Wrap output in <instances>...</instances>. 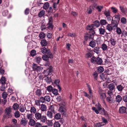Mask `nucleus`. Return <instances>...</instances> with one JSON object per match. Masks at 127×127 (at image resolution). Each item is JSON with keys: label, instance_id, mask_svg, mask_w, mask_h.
I'll list each match as a JSON object with an SVG mask.
<instances>
[{"label": "nucleus", "instance_id": "1", "mask_svg": "<svg viewBox=\"0 0 127 127\" xmlns=\"http://www.w3.org/2000/svg\"><path fill=\"white\" fill-rule=\"evenodd\" d=\"M87 85L88 87L89 94H88L86 92H85L84 93V96L87 97L89 99H91L93 96V92L90 86L88 84H87Z\"/></svg>", "mask_w": 127, "mask_h": 127}, {"label": "nucleus", "instance_id": "2", "mask_svg": "<svg viewBox=\"0 0 127 127\" xmlns=\"http://www.w3.org/2000/svg\"><path fill=\"white\" fill-rule=\"evenodd\" d=\"M41 52L43 54H47L50 58H53L52 54L50 52L49 50H48L45 47H44L41 49Z\"/></svg>", "mask_w": 127, "mask_h": 127}, {"label": "nucleus", "instance_id": "3", "mask_svg": "<svg viewBox=\"0 0 127 127\" xmlns=\"http://www.w3.org/2000/svg\"><path fill=\"white\" fill-rule=\"evenodd\" d=\"M51 100L50 97V96L47 95L45 96L44 97H41L39 99V101L42 103H44L46 101L49 102Z\"/></svg>", "mask_w": 127, "mask_h": 127}, {"label": "nucleus", "instance_id": "4", "mask_svg": "<svg viewBox=\"0 0 127 127\" xmlns=\"http://www.w3.org/2000/svg\"><path fill=\"white\" fill-rule=\"evenodd\" d=\"M95 106L97 109L98 110L96 109L95 107H94L92 108V109L97 114H98L99 113V112H100L101 111H102V109H104L101 108V105L98 103L95 105Z\"/></svg>", "mask_w": 127, "mask_h": 127}, {"label": "nucleus", "instance_id": "5", "mask_svg": "<svg viewBox=\"0 0 127 127\" xmlns=\"http://www.w3.org/2000/svg\"><path fill=\"white\" fill-rule=\"evenodd\" d=\"M59 112L62 114V115L66 117L67 116L66 109L63 106H61L59 108Z\"/></svg>", "mask_w": 127, "mask_h": 127}, {"label": "nucleus", "instance_id": "6", "mask_svg": "<svg viewBox=\"0 0 127 127\" xmlns=\"http://www.w3.org/2000/svg\"><path fill=\"white\" fill-rule=\"evenodd\" d=\"M49 22L47 25V28L50 30H52L53 27L52 25L53 20L52 18H50L49 19Z\"/></svg>", "mask_w": 127, "mask_h": 127}, {"label": "nucleus", "instance_id": "7", "mask_svg": "<svg viewBox=\"0 0 127 127\" xmlns=\"http://www.w3.org/2000/svg\"><path fill=\"white\" fill-rule=\"evenodd\" d=\"M104 14L108 21H110L112 19V17L110 16V12L108 10L105 11Z\"/></svg>", "mask_w": 127, "mask_h": 127}, {"label": "nucleus", "instance_id": "8", "mask_svg": "<svg viewBox=\"0 0 127 127\" xmlns=\"http://www.w3.org/2000/svg\"><path fill=\"white\" fill-rule=\"evenodd\" d=\"M0 81L1 83L2 84L1 90L3 91L5 89V87L4 86V85L6 81L5 78L4 77L2 76L1 79L0 80Z\"/></svg>", "mask_w": 127, "mask_h": 127}, {"label": "nucleus", "instance_id": "9", "mask_svg": "<svg viewBox=\"0 0 127 127\" xmlns=\"http://www.w3.org/2000/svg\"><path fill=\"white\" fill-rule=\"evenodd\" d=\"M37 66H38L35 64H34L32 65V68L34 70L33 71V72L34 73L33 78L34 79H35L36 78V74L35 72V71H36V70Z\"/></svg>", "mask_w": 127, "mask_h": 127}, {"label": "nucleus", "instance_id": "10", "mask_svg": "<svg viewBox=\"0 0 127 127\" xmlns=\"http://www.w3.org/2000/svg\"><path fill=\"white\" fill-rule=\"evenodd\" d=\"M28 122V121L25 118H23L21 121L20 123L22 126H25L27 125Z\"/></svg>", "mask_w": 127, "mask_h": 127}, {"label": "nucleus", "instance_id": "11", "mask_svg": "<svg viewBox=\"0 0 127 127\" xmlns=\"http://www.w3.org/2000/svg\"><path fill=\"white\" fill-rule=\"evenodd\" d=\"M52 70L51 69H47L46 70L44 71L43 73L45 76H47L50 74V73L52 72Z\"/></svg>", "mask_w": 127, "mask_h": 127}, {"label": "nucleus", "instance_id": "12", "mask_svg": "<svg viewBox=\"0 0 127 127\" xmlns=\"http://www.w3.org/2000/svg\"><path fill=\"white\" fill-rule=\"evenodd\" d=\"M119 112L120 113H124L126 112V108L124 106L120 107L119 109Z\"/></svg>", "mask_w": 127, "mask_h": 127}, {"label": "nucleus", "instance_id": "13", "mask_svg": "<svg viewBox=\"0 0 127 127\" xmlns=\"http://www.w3.org/2000/svg\"><path fill=\"white\" fill-rule=\"evenodd\" d=\"M41 114L39 112H36L35 114V117L37 120H40L41 118Z\"/></svg>", "mask_w": 127, "mask_h": 127}, {"label": "nucleus", "instance_id": "14", "mask_svg": "<svg viewBox=\"0 0 127 127\" xmlns=\"http://www.w3.org/2000/svg\"><path fill=\"white\" fill-rule=\"evenodd\" d=\"M93 51L94 52L97 54H99L100 52L99 48L98 47H95Z\"/></svg>", "mask_w": 127, "mask_h": 127}, {"label": "nucleus", "instance_id": "15", "mask_svg": "<svg viewBox=\"0 0 127 127\" xmlns=\"http://www.w3.org/2000/svg\"><path fill=\"white\" fill-rule=\"evenodd\" d=\"M94 25L93 24H92L88 26L87 27V29L88 30H90V32H91L93 30L94 31Z\"/></svg>", "mask_w": 127, "mask_h": 127}, {"label": "nucleus", "instance_id": "16", "mask_svg": "<svg viewBox=\"0 0 127 127\" xmlns=\"http://www.w3.org/2000/svg\"><path fill=\"white\" fill-rule=\"evenodd\" d=\"M60 82V80L58 79L55 81V83L57 86L59 91L60 92L61 90V88L59 85V84Z\"/></svg>", "mask_w": 127, "mask_h": 127}, {"label": "nucleus", "instance_id": "17", "mask_svg": "<svg viewBox=\"0 0 127 127\" xmlns=\"http://www.w3.org/2000/svg\"><path fill=\"white\" fill-rule=\"evenodd\" d=\"M40 110L43 112L46 111L47 107L46 105L43 104H42L40 105Z\"/></svg>", "mask_w": 127, "mask_h": 127}, {"label": "nucleus", "instance_id": "18", "mask_svg": "<svg viewBox=\"0 0 127 127\" xmlns=\"http://www.w3.org/2000/svg\"><path fill=\"white\" fill-rule=\"evenodd\" d=\"M99 95L100 98L102 100L104 99L106 97V95L104 93L100 92Z\"/></svg>", "mask_w": 127, "mask_h": 127}, {"label": "nucleus", "instance_id": "19", "mask_svg": "<svg viewBox=\"0 0 127 127\" xmlns=\"http://www.w3.org/2000/svg\"><path fill=\"white\" fill-rule=\"evenodd\" d=\"M47 116L49 118L52 119L53 118V114L50 111H48L46 113Z\"/></svg>", "mask_w": 127, "mask_h": 127}, {"label": "nucleus", "instance_id": "20", "mask_svg": "<svg viewBox=\"0 0 127 127\" xmlns=\"http://www.w3.org/2000/svg\"><path fill=\"white\" fill-rule=\"evenodd\" d=\"M12 116L11 113H5V115L3 116V118L7 119L11 118Z\"/></svg>", "mask_w": 127, "mask_h": 127}, {"label": "nucleus", "instance_id": "21", "mask_svg": "<svg viewBox=\"0 0 127 127\" xmlns=\"http://www.w3.org/2000/svg\"><path fill=\"white\" fill-rule=\"evenodd\" d=\"M116 100L117 102H120L122 100V97L120 95H117L116 97Z\"/></svg>", "mask_w": 127, "mask_h": 127}, {"label": "nucleus", "instance_id": "22", "mask_svg": "<svg viewBox=\"0 0 127 127\" xmlns=\"http://www.w3.org/2000/svg\"><path fill=\"white\" fill-rule=\"evenodd\" d=\"M112 21V25L113 27H117L118 26V23L117 21L113 20V18Z\"/></svg>", "mask_w": 127, "mask_h": 127}, {"label": "nucleus", "instance_id": "23", "mask_svg": "<svg viewBox=\"0 0 127 127\" xmlns=\"http://www.w3.org/2000/svg\"><path fill=\"white\" fill-rule=\"evenodd\" d=\"M115 86L113 83H111L108 85V88L111 91H113L115 88Z\"/></svg>", "mask_w": 127, "mask_h": 127}, {"label": "nucleus", "instance_id": "24", "mask_svg": "<svg viewBox=\"0 0 127 127\" xmlns=\"http://www.w3.org/2000/svg\"><path fill=\"white\" fill-rule=\"evenodd\" d=\"M111 44L113 46H114L115 45L116 41L115 39L114 38H111L109 40Z\"/></svg>", "mask_w": 127, "mask_h": 127}, {"label": "nucleus", "instance_id": "25", "mask_svg": "<svg viewBox=\"0 0 127 127\" xmlns=\"http://www.w3.org/2000/svg\"><path fill=\"white\" fill-rule=\"evenodd\" d=\"M96 64L101 65L102 64V61L101 59L98 57H97Z\"/></svg>", "mask_w": 127, "mask_h": 127}, {"label": "nucleus", "instance_id": "26", "mask_svg": "<svg viewBox=\"0 0 127 127\" xmlns=\"http://www.w3.org/2000/svg\"><path fill=\"white\" fill-rule=\"evenodd\" d=\"M114 28L110 24H108L106 27L107 29L110 31H111Z\"/></svg>", "mask_w": 127, "mask_h": 127}, {"label": "nucleus", "instance_id": "27", "mask_svg": "<svg viewBox=\"0 0 127 127\" xmlns=\"http://www.w3.org/2000/svg\"><path fill=\"white\" fill-rule=\"evenodd\" d=\"M107 101L110 103H112L114 102L112 98L110 96L106 98Z\"/></svg>", "mask_w": 127, "mask_h": 127}, {"label": "nucleus", "instance_id": "28", "mask_svg": "<svg viewBox=\"0 0 127 127\" xmlns=\"http://www.w3.org/2000/svg\"><path fill=\"white\" fill-rule=\"evenodd\" d=\"M30 111L31 113L34 114H35L36 112V109L33 106H32L31 107Z\"/></svg>", "mask_w": 127, "mask_h": 127}, {"label": "nucleus", "instance_id": "29", "mask_svg": "<svg viewBox=\"0 0 127 127\" xmlns=\"http://www.w3.org/2000/svg\"><path fill=\"white\" fill-rule=\"evenodd\" d=\"M89 45L93 48H94L96 45L95 42L94 41H92L90 42Z\"/></svg>", "mask_w": 127, "mask_h": 127}, {"label": "nucleus", "instance_id": "30", "mask_svg": "<svg viewBox=\"0 0 127 127\" xmlns=\"http://www.w3.org/2000/svg\"><path fill=\"white\" fill-rule=\"evenodd\" d=\"M49 6V4L48 2H46L44 4L43 6V8L45 10L48 9Z\"/></svg>", "mask_w": 127, "mask_h": 127}, {"label": "nucleus", "instance_id": "31", "mask_svg": "<svg viewBox=\"0 0 127 127\" xmlns=\"http://www.w3.org/2000/svg\"><path fill=\"white\" fill-rule=\"evenodd\" d=\"M90 32L91 33L90 34V36H89V38H90L93 39L95 34V32L94 30H93Z\"/></svg>", "mask_w": 127, "mask_h": 127}, {"label": "nucleus", "instance_id": "32", "mask_svg": "<svg viewBox=\"0 0 127 127\" xmlns=\"http://www.w3.org/2000/svg\"><path fill=\"white\" fill-rule=\"evenodd\" d=\"M41 121L42 122L44 123L47 121V119L46 116H41V118L40 119Z\"/></svg>", "mask_w": 127, "mask_h": 127}, {"label": "nucleus", "instance_id": "33", "mask_svg": "<svg viewBox=\"0 0 127 127\" xmlns=\"http://www.w3.org/2000/svg\"><path fill=\"white\" fill-rule=\"evenodd\" d=\"M7 94L6 92H3L2 94V96L3 98L5 103L6 102L7 100H5V98L7 97Z\"/></svg>", "mask_w": 127, "mask_h": 127}, {"label": "nucleus", "instance_id": "34", "mask_svg": "<svg viewBox=\"0 0 127 127\" xmlns=\"http://www.w3.org/2000/svg\"><path fill=\"white\" fill-rule=\"evenodd\" d=\"M101 48L103 50L105 51L107 50V46L105 44L103 43L101 45Z\"/></svg>", "mask_w": 127, "mask_h": 127}, {"label": "nucleus", "instance_id": "35", "mask_svg": "<svg viewBox=\"0 0 127 127\" xmlns=\"http://www.w3.org/2000/svg\"><path fill=\"white\" fill-rule=\"evenodd\" d=\"M45 13V11L44 10H42L38 13V16L39 17H41L43 16Z\"/></svg>", "mask_w": 127, "mask_h": 127}, {"label": "nucleus", "instance_id": "36", "mask_svg": "<svg viewBox=\"0 0 127 127\" xmlns=\"http://www.w3.org/2000/svg\"><path fill=\"white\" fill-rule=\"evenodd\" d=\"M35 123V121L33 119L30 120H29V125L32 126H33L34 125Z\"/></svg>", "mask_w": 127, "mask_h": 127}, {"label": "nucleus", "instance_id": "37", "mask_svg": "<svg viewBox=\"0 0 127 127\" xmlns=\"http://www.w3.org/2000/svg\"><path fill=\"white\" fill-rule=\"evenodd\" d=\"M97 59V58H96L95 57H93L91 59V61L92 63L96 64Z\"/></svg>", "mask_w": 127, "mask_h": 127}, {"label": "nucleus", "instance_id": "38", "mask_svg": "<svg viewBox=\"0 0 127 127\" xmlns=\"http://www.w3.org/2000/svg\"><path fill=\"white\" fill-rule=\"evenodd\" d=\"M41 43L42 46H45L47 44V42L46 40L44 39L42 40Z\"/></svg>", "mask_w": 127, "mask_h": 127}, {"label": "nucleus", "instance_id": "39", "mask_svg": "<svg viewBox=\"0 0 127 127\" xmlns=\"http://www.w3.org/2000/svg\"><path fill=\"white\" fill-rule=\"evenodd\" d=\"M116 28V32L117 33L118 35L121 34L122 33L121 30L119 28L117 27Z\"/></svg>", "mask_w": 127, "mask_h": 127}, {"label": "nucleus", "instance_id": "40", "mask_svg": "<svg viewBox=\"0 0 127 127\" xmlns=\"http://www.w3.org/2000/svg\"><path fill=\"white\" fill-rule=\"evenodd\" d=\"M19 107L18 104L17 103H15L13 106V108L14 110H17Z\"/></svg>", "mask_w": 127, "mask_h": 127}, {"label": "nucleus", "instance_id": "41", "mask_svg": "<svg viewBox=\"0 0 127 127\" xmlns=\"http://www.w3.org/2000/svg\"><path fill=\"white\" fill-rule=\"evenodd\" d=\"M104 124L103 122H99L96 124L95 125V127H100L103 126Z\"/></svg>", "mask_w": 127, "mask_h": 127}, {"label": "nucleus", "instance_id": "42", "mask_svg": "<svg viewBox=\"0 0 127 127\" xmlns=\"http://www.w3.org/2000/svg\"><path fill=\"white\" fill-rule=\"evenodd\" d=\"M99 31L100 34L102 35L104 34L105 32V29L101 28H100L99 29Z\"/></svg>", "mask_w": 127, "mask_h": 127}, {"label": "nucleus", "instance_id": "43", "mask_svg": "<svg viewBox=\"0 0 127 127\" xmlns=\"http://www.w3.org/2000/svg\"><path fill=\"white\" fill-rule=\"evenodd\" d=\"M19 110L20 112L21 113L24 112L25 110V108L22 105L20 106L19 108Z\"/></svg>", "mask_w": 127, "mask_h": 127}, {"label": "nucleus", "instance_id": "44", "mask_svg": "<svg viewBox=\"0 0 127 127\" xmlns=\"http://www.w3.org/2000/svg\"><path fill=\"white\" fill-rule=\"evenodd\" d=\"M10 107L7 108L5 109V113H11L12 111Z\"/></svg>", "mask_w": 127, "mask_h": 127}, {"label": "nucleus", "instance_id": "45", "mask_svg": "<svg viewBox=\"0 0 127 127\" xmlns=\"http://www.w3.org/2000/svg\"><path fill=\"white\" fill-rule=\"evenodd\" d=\"M61 117V115L59 113L56 114L54 118L57 120L60 119Z\"/></svg>", "mask_w": 127, "mask_h": 127}, {"label": "nucleus", "instance_id": "46", "mask_svg": "<svg viewBox=\"0 0 127 127\" xmlns=\"http://www.w3.org/2000/svg\"><path fill=\"white\" fill-rule=\"evenodd\" d=\"M113 17L114 18V20L119 22L120 20V15H119L114 16Z\"/></svg>", "mask_w": 127, "mask_h": 127}, {"label": "nucleus", "instance_id": "47", "mask_svg": "<svg viewBox=\"0 0 127 127\" xmlns=\"http://www.w3.org/2000/svg\"><path fill=\"white\" fill-rule=\"evenodd\" d=\"M106 75H104L103 74H102L100 75L101 78L103 81H104L106 80Z\"/></svg>", "mask_w": 127, "mask_h": 127}, {"label": "nucleus", "instance_id": "48", "mask_svg": "<svg viewBox=\"0 0 127 127\" xmlns=\"http://www.w3.org/2000/svg\"><path fill=\"white\" fill-rule=\"evenodd\" d=\"M45 80L48 83H50L51 82V79L50 77H47L45 78Z\"/></svg>", "mask_w": 127, "mask_h": 127}, {"label": "nucleus", "instance_id": "49", "mask_svg": "<svg viewBox=\"0 0 127 127\" xmlns=\"http://www.w3.org/2000/svg\"><path fill=\"white\" fill-rule=\"evenodd\" d=\"M97 71L99 73H101L104 70V69L102 67L100 66L97 68Z\"/></svg>", "mask_w": 127, "mask_h": 127}, {"label": "nucleus", "instance_id": "50", "mask_svg": "<svg viewBox=\"0 0 127 127\" xmlns=\"http://www.w3.org/2000/svg\"><path fill=\"white\" fill-rule=\"evenodd\" d=\"M14 115L15 118H19L20 116L19 112L18 111H16L14 113Z\"/></svg>", "mask_w": 127, "mask_h": 127}, {"label": "nucleus", "instance_id": "51", "mask_svg": "<svg viewBox=\"0 0 127 127\" xmlns=\"http://www.w3.org/2000/svg\"><path fill=\"white\" fill-rule=\"evenodd\" d=\"M49 58H50L49 56H48L47 55H44L42 56V58L45 61H47L48 59Z\"/></svg>", "mask_w": 127, "mask_h": 127}, {"label": "nucleus", "instance_id": "52", "mask_svg": "<svg viewBox=\"0 0 127 127\" xmlns=\"http://www.w3.org/2000/svg\"><path fill=\"white\" fill-rule=\"evenodd\" d=\"M39 36L40 39H43L45 37V35L44 33L41 32L39 34Z\"/></svg>", "mask_w": 127, "mask_h": 127}, {"label": "nucleus", "instance_id": "53", "mask_svg": "<svg viewBox=\"0 0 127 127\" xmlns=\"http://www.w3.org/2000/svg\"><path fill=\"white\" fill-rule=\"evenodd\" d=\"M68 36L71 37H75L76 36V34L73 33H69L67 34Z\"/></svg>", "mask_w": 127, "mask_h": 127}, {"label": "nucleus", "instance_id": "54", "mask_svg": "<svg viewBox=\"0 0 127 127\" xmlns=\"http://www.w3.org/2000/svg\"><path fill=\"white\" fill-rule=\"evenodd\" d=\"M94 26H95V27H99L100 25V23L99 21L96 20L95 21L94 23Z\"/></svg>", "mask_w": 127, "mask_h": 127}, {"label": "nucleus", "instance_id": "55", "mask_svg": "<svg viewBox=\"0 0 127 127\" xmlns=\"http://www.w3.org/2000/svg\"><path fill=\"white\" fill-rule=\"evenodd\" d=\"M27 117L30 120L33 119L32 115L31 114H28L27 115Z\"/></svg>", "mask_w": 127, "mask_h": 127}, {"label": "nucleus", "instance_id": "56", "mask_svg": "<svg viewBox=\"0 0 127 127\" xmlns=\"http://www.w3.org/2000/svg\"><path fill=\"white\" fill-rule=\"evenodd\" d=\"M41 60V59L40 57H35V61L37 63H39Z\"/></svg>", "mask_w": 127, "mask_h": 127}, {"label": "nucleus", "instance_id": "57", "mask_svg": "<svg viewBox=\"0 0 127 127\" xmlns=\"http://www.w3.org/2000/svg\"><path fill=\"white\" fill-rule=\"evenodd\" d=\"M54 127H60V124L58 122H55L54 124Z\"/></svg>", "mask_w": 127, "mask_h": 127}, {"label": "nucleus", "instance_id": "58", "mask_svg": "<svg viewBox=\"0 0 127 127\" xmlns=\"http://www.w3.org/2000/svg\"><path fill=\"white\" fill-rule=\"evenodd\" d=\"M100 23L102 25H105L107 24V22L105 20L102 19L100 20Z\"/></svg>", "mask_w": 127, "mask_h": 127}, {"label": "nucleus", "instance_id": "59", "mask_svg": "<svg viewBox=\"0 0 127 127\" xmlns=\"http://www.w3.org/2000/svg\"><path fill=\"white\" fill-rule=\"evenodd\" d=\"M102 112H101V114L104 115L105 116H107L108 115V113L107 112L105 111L104 109H102Z\"/></svg>", "mask_w": 127, "mask_h": 127}, {"label": "nucleus", "instance_id": "60", "mask_svg": "<svg viewBox=\"0 0 127 127\" xmlns=\"http://www.w3.org/2000/svg\"><path fill=\"white\" fill-rule=\"evenodd\" d=\"M52 92L55 95H57L58 94V90L56 89H53L52 90Z\"/></svg>", "mask_w": 127, "mask_h": 127}, {"label": "nucleus", "instance_id": "61", "mask_svg": "<svg viewBox=\"0 0 127 127\" xmlns=\"http://www.w3.org/2000/svg\"><path fill=\"white\" fill-rule=\"evenodd\" d=\"M121 23L123 24H125L127 22L126 19L123 17L121 18Z\"/></svg>", "mask_w": 127, "mask_h": 127}, {"label": "nucleus", "instance_id": "62", "mask_svg": "<svg viewBox=\"0 0 127 127\" xmlns=\"http://www.w3.org/2000/svg\"><path fill=\"white\" fill-rule=\"evenodd\" d=\"M117 88L118 91H122L123 88L121 85H120L117 86Z\"/></svg>", "mask_w": 127, "mask_h": 127}, {"label": "nucleus", "instance_id": "63", "mask_svg": "<svg viewBox=\"0 0 127 127\" xmlns=\"http://www.w3.org/2000/svg\"><path fill=\"white\" fill-rule=\"evenodd\" d=\"M36 94L38 96L41 95V90L40 89H38L37 90L36 92Z\"/></svg>", "mask_w": 127, "mask_h": 127}, {"label": "nucleus", "instance_id": "64", "mask_svg": "<svg viewBox=\"0 0 127 127\" xmlns=\"http://www.w3.org/2000/svg\"><path fill=\"white\" fill-rule=\"evenodd\" d=\"M103 6H97L96 7V8L97 9L98 11L99 12H100L101 11V9L103 8Z\"/></svg>", "mask_w": 127, "mask_h": 127}]
</instances>
